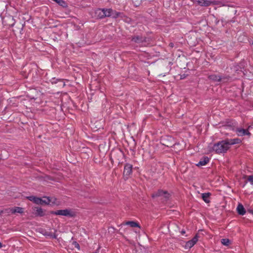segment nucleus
I'll return each mask as SVG.
<instances>
[{
  "mask_svg": "<svg viewBox=\"0 0 253 253\" xmlns=\"http://www.w3.org/2000/svg\"><path fill=\"white\" fill-rule=\"evenodd\" d=\"M241 142V139L238 138L233 139L227 138L214 144L212 148L213 151L217 154L224 153L227 152L230 148V146L239 144Z\"/></svg>",
  "mask_w": 253,
  "mask_h": 253,
  "instance_id": "f257e3e1",
  "label": "nucleus"
},
{
  "mask_svg": "<svg viewBox=\"0 0 253 253\" xmlns=\"http://www.w3.org/2000/svg\"><path fill=\"white\" fill-rule=\"evenodd\" d=\"M55 215H64L69 217H73L76 215V212L70 209L59 210L52 211Z\"/></svg>",
  "mask_w": 253,
  "mask_h": 253,
  "instance_id": "f03ea898",
  "label": "nucleus"
},
{
  "mask_svg": "<svg viewBox=\"0 0 253 253\" xmlns=\"http://www.w3.org/2000/svg\"><path fill=\"white\" fill-rule=\"evenodd\" d=\"M152 197L153 198L160 197L161 199L166 201L169 198L170 194L167 191L159 190L157 192L153 193Z\"/></svg>",
  "mask_w": 253,
  "mask_h": 253,
  "instance_id": "7ed1b4c3",
  "label": "nucleus"
},
{
  "mask_svg": "<svg viewBox=\"0 0 253 253\" xmlns=\"http://www.w3.org/2000/svg\"><path fill=\"white\" fill-rule=\"evenodd\" d=\"M208 78L213 82H225L229 78L228 76H220L219 75L212 74L208 76Z\"/></svg>",
  "mask_w": 253,
  "mask_h": 253,
  "instance_id": "20e7f679",
  "label": "nucleus"
},
{
  "mask_svg": "<svg viewBox=\"0 0 253 253\" xmlns=\"http://www.w3.org/2000/svg\"><path fill=\"white\" fill-rule=\"evenodd\" d=\"M103 9L104 12V17L112 16L113 18H116L121 15L120 12H117L116 11H114L111 8H103Z\"/></svg>",
  "mask_w": 253,
  "mask_h": 253,
  "instance_id": "39448f33",
  "label": "nucleus"
},
{
  "mask_svg": "<svg viewBox=\"0 0 253 253\" xmlns=\"http://www.w3.org/2000/svg\"><path fill=\"white\" fill-rule=\"evenodd\" d=\"M198 236L197 235H196L191 240L187 241L185 245L184 246V248L185 249H190L192 247H193L198 242Z\"/></svg>",
  "mask_w": 253,
  "mask_h": 253,
  "instance_id": "423d86ee",
  "label": "nucleus"
},
{
  "mask_svg": "<svg viewBox=\"0 0 253 253\" xmlns=\"http://www.w3.org/2000/svg\"><path fill=\"white\" fill-rule=\"evenodd\" d=\"M132 165L129 164L125 165L124 169V176L127 178L132 173Z\"/></svg>",
  "mask_w": 253,
  "mask_h": 253,
  "instance_id": "0eeeda50",
  "label": "nucleus"
},
{
  "mask_svg": "<svg viewBox=\"0 0 253 253\" xmlns=\"http://www.w3.org/2000/svg\"><path fill=\"white\" fill-rule=\"evenodd\" d=\"M236 132L237 135L240 136L244 135L250 136L251 134V133L249 131L248 129L238 128H237Z\"/></svg>",
  "mask_w": 253,
  "mask_h": 253,
  "instance_id": "6e6552de",
  "label": "nucleus"
},
{
  "mask_svg": "<svg viewBox=\"0 0 253 253\" xmlns=\"http://www.w3.org/2000/svg\"><path fill=\"white\" fill-rule=\"evenodd\" d=\"M132 41L137 43H143L146 42V39L140 36H135L132 38Z\"/></svg>",
  "mask_w": 253,
  "mask_h": 253,
  "instance_id": "1a4fd4ad",
  "label": "nucleus"
},
{
  "mask_svg": "<svg viewBox=\"0 0 253 253\" xmlns=\"http://www.w3.org/2000/svg\"><path fill=\"white\" fill-rule=\"evenodd\" d=\"M210 161V159L208 157H204L199 161V162L196 164L198 167L204 166L206 165Z\"/></svg>",
  "mask_w": 253,
  "mask_h": 253,
  "instance_id": "9d476101",
  "label": "nucleus"
},
{
  "mask_svg": "<svg viewBox=\"0 0 253 253\" xmlns=\"http://www.w3.org/2000/svg\"><path fill=\"white\" fill-rule=\"evenodd\" d=\"M27 199L31 201H33L36 204L41 205L42 199L40 198H38L33 196H29L27 197Z\"/></svg>",
  "mask_w": 253,
  "mask_h": 253,
  "instance_id": "9b49d317",
  "label": "nucleus"
},
{
  "mask_svg": "<svg viewBox=\"0 0 253 253\" xmlns=\"http://www.w3.org/2000/svg\"><path fill=\"white\" fill-rule=\"evenodd\" d=\"M104 12L103 8V9H100V8L97 9L95 11V16L99 19H102V18H104Z\"/></svg>",
  "mask_w": 253,
  "mask_h": 253,
  "instance_id": "f8f14e48",
  "label": "nucleus"
},
{
  "mask_svg": "<svg viewBox=\"0 0 253 253\" xmlns=\"http://www.w3.org/2000/svg\"><path fill=\"white\" fill-rule=\"evenodd\" d=\"M9 211H11V214H15L16 213H22L24 212V209L18 207L12 208V209Z\"/></svg>",
  "mask_w": 253,
  "mask_h": 253,
  "instance_id": "ddd939ff",
  "label": "nucleus"
},
{
  "mask_svg": "<svg viewBox=\"0 0 253 253\" xmlns=\"http://www.w3.org/2000/svg\"><path fill=\"white\" fill-rule=\"evenodd\" d=\"M196 2H197L199 5L203 6H208L211 3L210 1L207 0H196Z\"/></svg>",
  "mask_w": 253,
  "mask_h": 253,
  "instance_id": "4468645a",
  "label": "nucleus"
},
{
  "mask_svg": "<svg viewBox=\"0 0 253 253\" xmlns=\"http://www.w3.org/2000/svg\"><path fill=\"white\" fill-rule=\"evenodd\" d=\"M237 211L239 214L243 215L246 213V210L244 206L239 204L237 207Z\"/></svg>",
  "mask_w": 253,
  "mask_h": 253,
  "instance_id": "2eb2a0df",
  "label": "nucleus"
},
{
  "mask_svg": "<svg viewBox=\"0 0 253 253\" xmlns=\"http://www.w3.org/2000/svg\"><path fill=\"white\" fill-rule=\"evenodd\" d=\"M34 211H35V214L36 216H43L44 215V211L40 207H35Z\"/></svg>",
  "mask_w": 253,
  "mask_h": 253,
  "instance_id": "dca6fc26",
  "label": "nucleus"
},
{
  "mask_svg": "<svg viewBox=\"0 0 253 253\" xmlns=\"http://www.w3.org/2000/svg\"><path fill=\"white\" fill-rule=\"evenodd\" d=\"M211 195L210 193H205L202 195L203 200L206 203H209L210 201L209 200V197Z\"/></svg>",
  "mask_w": 253,
  "mask_h": 253,
  "instance_id": "f3484780",
  "label": "nucleus"
},
{
  "mask_svg": "<svg viewBox=\"0 0 253 253\" xmlns=\"http://www.w3.org/2000/svg\"><path fill=\"white\" fill-rule=\"evenodd\" d=\"M53 1L63 7H67L68 6L67 3L63 0H53Z\"/></svg>",
  "mask_w": 253,
  "mask_h": 253,
  "instance_id": "a211bd4d",
  "label": "nucleus"
},
{
  "mask_svg": "<svg viewBox=\"0 0 253 253\" xmlns=\"http://www.w3.org/2000/svg\"><path fill=\"white\" fill-rule=\"evenodd\" d=\"M125 225H129L131 227H140L139 226V224L137 222H134V221H127L125 223Z\"/></svg>",
  "mask_w": 253,
  "mask_h": 253,
  "instance_id": "6ab92c4d",
  "label": "nucleus"
},
{
  "mask_svg": "<svg viewBox=\"0 0 253 253\" xmlns=\"http://www.w3.org/2000/svg\"><path fill=\"white\" fill-rule=\"evenodd\" d=\"M245 178H247V181L249 182L253 186V175H246Z\"/></svg>",
  "mask_w": 253,
  "mask_h": 253,
  "instance_id": "aec40b11",
  "label": "nucleus"
},
{
  "mask_svg": "<svg viewBox=\"0 0 253 253\" xmlns=\"http://www.w3.org/2000/svg\"><path fill=\"white\" fill-rule=\"evenodd\" d=\"M221 243L225 246H228L230 243V241L228 239H222L221 241Z\"/></svg>",
  "mask_w": 253,
  "mask_h": 253,
  "instance_id": "412c9836",
  "label": "nucleus"
},
{
  "mask_svg": "<svg viewBox=\"0 0 253 253\" xmlns=\"http://www.w3.org/2000/svg\"><path fill=\"white\" fill-rule=\"evenodd\" d=\"M50 200L48 198H46L45 200L42 199V202H41V205L48 204L50 203Z\"/></svg>",
  "mask_w": 253,
  "mask_h": 253,
  "instance_id": "4be33fe9",
  "label": "nucleus"
},
{
  "mask_svg": "<svg viewBox=\"0 0 253 253\" xmlns=\"http://www.w3.org/2000/svg\"><path fill=\"white\" fill-rule=\"evenodd\" d=\"M11 209H12V208H8V209H5L3 211V212H5L8 214H10V213H11V211H10L9 210H11Z\"/></svg>",
  "mask_w": 253,
  "mask_h": 253,
  "instance_id": "5701e85b",
  "label": "nucleus"
},
{
  "mask_svg": "<svg viewBox=\"0 0 253 253\" xmlns=\"http://www.w3.org/2000/svg\"><path fill=\"white\" fill-rule=\"evenodd\" d=\"M181 234H182V235H184V234L185 233V232L184 231H183V230H182V231L181 232Z\"/></svg>",
  "mask_w": 253,
  "mask_h": 253,
  "instance_id": "b1692460",
  "label": "nucleus"
},
{
  "mask_svg": "<svg viewBox=\"0 0 253 253\" xmlns=\"http://www.w3.org/2000/svg\"><path fill=\"white\" fill-rule=\"evenodd\" d=\"M3 247L2 244L1 242H0V248H2Z\"/></svg>",
  "mask_w": 253,
  "mask_h": 253,
  "instance_id": "393cba45",
  "label": "nucleus"
},
{
  "mask_svg": "<svg viewBox=\"0 0 253 253\" xmlns=\"http://www.w3.org/2000/svg\"><path fill=\"white\" fill-rule=\"evenodd\" d=\"M3 213V211H0V215H1V213Z\"/></svg>",
  "mask_w": 253,
  "mask_h": 253,
  "instance_id": "a878e982",
  "label": "nucleus"
},
{
  "mask_svg": "<svg viewBox=\"0 0 253 253\" xmlns=\"http://www.w3.org/2000/svg\"><path fill=\"white\" fill-rule=\"evenodd\" d=\"M76 247H79V245L77 244V245L76 246Z\"/></svg>",
  "mask_w": 253,
  "mask_h": 253,
  "instance_id": "bb28decb",
  "label": "nucleus"
},
{
  "mask_svg": "<svg viewBox=\"0 0 253 253\" xmlns=\"http://www.w3.org/2000/svg\"><path fill=\"white\" fill-rule=\"evenodd\" d=\"M170 45V46L172 47L173 46V44L172 43H170L169 44Z\"/></svg>",
  "mask_w": 253,
  "mask_h": 253,
  "instance_id": "cd10ccee",
  "label": "nucleus"
},
{
  "mask_svg": "<svg viewBox=\"0 0 253 253\" xmlns=\"http://www.w3.org/2000/svg\"><path fill=\"white\" fill-rule=\"evenodd\" d=\"M252 214H253V211L252 212Z\"/></svg>",
  "mask_w": 253,
  "mask_h": 253,
  "instance_id": "c85d7f7f",
  "label": "nucleus"
}]
</instances>
